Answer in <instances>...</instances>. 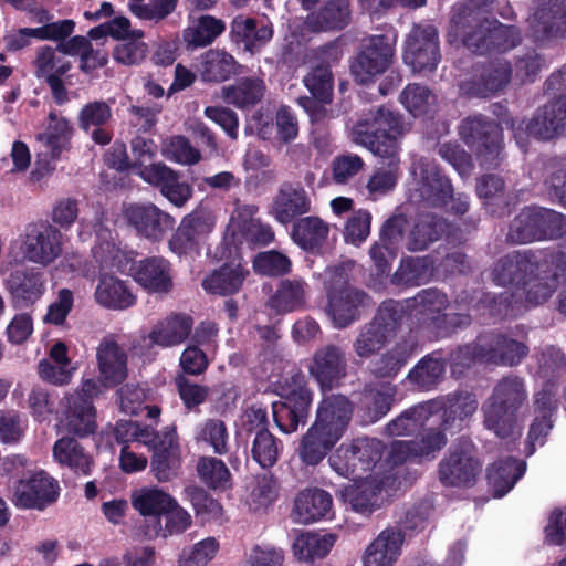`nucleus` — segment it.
I'll return each instance as SVG.
<instances>
[{"mask_svg":"<svg viewBox=\"0 0 566 566\" xmlns=\"http://www.w3.org/2000/svg\"><path fill=\"white\" fill-rule=\"evenodd\" d=\"M526 469L523 461L507 458L494 462L488 472L489 484L495 497L504 496L522 478Z\"/></svg>","mask_w":566,"mask_h":566,"instance_id":"09e8293b","label":"nucleus"},{"mask_svg":"<svg viewBox=\"0 0 566 566\" xmlns=\"http://www.w3.org/2000/svg\"><path fill=\"white\" fill-rule=\"evenodd\" d=\"M93 297L97 305L112 311L128 310L137 302V296L130 285L107 272L99 274Z\"/></svg>","mask_w":566,"mask_h":566,"instance_id":"c756f323","label":"nucleus"},{"mask_svg":"<svg viewBox=\"0 0 566 566\" xmlns=\"http://www.w3.org/2000/svg\"><path fill=\"white\" fill-rule=\"evenodd\" d=\"M511 74L512 71L509 63L496 60L483 69L479 78L464 84L462 88L469 94L489 97L501 92L507 85Z\"/></svg>","mask_w":566,"mask_h":566,"instance_id":"37998d69","label":"nucleus"},{"mask_svg":"<svg viewBox=\"0 0 566 566\" xmlns=\"http://www.w3.org/2000/svg\"><path fill=\"white\" fill-rule=\"evenodd\" d=\"M366 302V294L345 286L329 293L327 314L336 327L343 328L357 318L358 307Z\"/></svg>","mask_w":566,"mask_h":566,"instance_id":"58836bf2","label":"nucleus"},{"mask_svg":"<svg viewBox=\"0 0 566 566\" xmlns=\"http://www.w3.org/2000/svg\"><path fill=\"white\" fill-rule=\"evenodd\" d=\"M526 400L527 390L522 378L509 376L499 380L482 407L485 428L502 439L520 434L517 411Z\"/></svg>","mask_w":566,"mask_h":566,"instance_id":"20e7f679","label":"nucleus"},{"mask_svg":"<svg viewBox=\"0 0 566 566\" xmlns=\"http://www.w3.org/2000/svg\"><path fill=\"white\" fill-rule=\"evenodd\" d=\"M406 224L407 219L403 214H394L384 224L379 241L371 247L370 256L379 273H385L396 258L403 240Z\"/></svg>","mask_w":566,"mask_h":566,"instance_id":"7c9ffc66","label":"nucleus"},{"mask_svg":"<svg viewBox=\"0 0 566 566\" xmlns=\"http://www.w3.org/2000/svg\"><path fill=\"white\" fill-rule=\"evenodd\" d=\"M160 446L153 452L150 468L159 482H167L178 474L180 468V448L174 426L164 428V440Z\"/></svg>","mask_w":566,"mask_h":566,"instance_id":"f704fd0d","label":"nucleus"},{"mask_svg":"<svg viewBox=\"0 0 566 566\" xmlns=\"http://www.w3.org/2000/svg\"><path fill=\"white\" fill-rule=\"evenodd\" d=\"M412 352V346L406 342L396 344L377 359L371 373L377 378H394L405 366Z\"/></svg>","mask_w":566,"mask_h":566,"instance_id":"338daca9","label":"nucleus"},{"mask_svg":"<svg viewBox=\"0 0 566 566\" xmlns=\"http://www.w3.org/2000/svg\"><path fill=\"white\" fill-rule=\"evenodd\" d=\"M214 226L213 212L208 208L198 207L181 219L169 240L170 251L179 256L199 253L203 241L213 231Z\"/></svg>","mask_w":566,"mask_h":566,"instance_id":"ddd939ff","label":"nucleus"},{"mask_svg":"<svg viewBox=\"0 0 566 566\" xmlns=\"http://www.w3.org/2000/svg\"><path fill=\"white\" fill-rule=\"evenodd\" d=\"M460 134L468 145L476 146L483 161H496L502 145L501 127L497 124L475 116L462 123Z\"/></svg>","mask_w":566,"mask_h":566,"instance_id":"4be33fe9","label":"nucleus"},{"mask_svg":"<svg viewBox=\"0 0 566 566\" xmlns=\"http://www.w3.org/2000/svg\"><path fill=\"white\" fill-rule=\"evenodd\" d=\"M440 60L438 32L432 25L416 27L409 33L403 61L413 72L433 71Z\"/></svg>","mask_w":566,"mask_h":566,"instance_id":"f3484780","label":"nucleus"},{"mask_svg":"<svg viewBox=\"0 0 566 566\" xmlns=\"http://www.w3.org/2000/svg\"><path fill=\"white\" fill-rule=\"evenodd\" d=\"M297 133V120L287 106H280L276 111L274 123H265L259 129V135L263 139H275L283 143L295 139Z\"/></svg>","mask_w":566,"mask_h":566,"instance_id":"680f3d73","label":"nucleus"},{"mask_svg":"<svg viewBox=\"0 0 566 566\" xmlns=\"http://www.w3.org/2000/svg\"><path fill=\"white\" fill-rule=\"evenodd\" d=\"M114 433L118 443H139L153 452L161 447L164 440V429L158 432L150 426L134 421L118 422Z\"/></svg>","mask_w":566,"mask_h":566,"instance_id":"5fc2aeb1","label":"nucleus"},{"mask_svg":"<svg viewBox=\"0 0 566 566\" xmlns=\"http://www.w3.org/2000/svg\"><path fill=\"white\" fill-rule=\"evenodd\" d=\"M537 265L528 255L521 252L506 255L493 269V280L499 285L516 284L525 294L528 305H537L548 300L557 287L554 274H535Z\"/></svg>","mask_w":566,"mask_h":566,"instance_id":"39448f33","label":"nucleus"},{"mask_svg":"<svg viewBox=\"0 0 566 566\" xmlns=\"http://www.w3.org/2000/svg\"><path fill=\"white\" fill-rule=\"evenodd\" d=\"M535 407L538 415L532 423L528 432V443L531 444L528 454L534 452L535 444L542 446L544 443V438L552 429L551 416L556 405L554 394L551 388H545L536 394Z\"/></svg>","mask_w":566,"mask_h":566,"instance_id":"8fccbe9b","label":"nucleus"},{"mask_svg":"<svg viewBox=\"0 0 566 566\" xmlns=\"http://www.w3.org/2000/svg\"><path fill=\"white\" fill-rule=\"evenodd\" d=\"M99 381L114 387L127 377V355L112 338L103 339L96 348Z\"/></svg>","mask_w":566,"mask_h":566,"instance_id":"2f4dec72","label":"nucleus"},{"mask_svg":"<svg viewBox=\"0 0 566 566\" xmlns=\"http://www.w3.org/2000/svg\"><path fill=\"white\" fill-rule=\"evenodd\" d=\"M479 470L480 464L472 455L471 444L464 442L440 462L439 479L447 486H468L475 481Z\"/></svg>","mask_w":566,"mask_h":566,"instance_id":"5701e85b","label":"nucleus"},{"mask_svg":"<svg viewBox=\"0 0 566 566\" xmlns=\"http://www.w3.org/2000/svg\"><path fill=\"white\" fill-rule=\"evenodd\" d=\"M193 321L186 314H170L158 321L147 335L140 337L139 352L150 349L153 346L163 348L175 347L182 344L192 331Z\"/></svg>","mask_w":566,"mask_h":566,"instance_id":"412c9836","label":"nucleus"},{"mask_svg":"<svg viewBox=\"0 0 566 566\" xmlns=\"http://www.w3.org/2000/svg\"><path fill=\"white\" fill-rule=\"evenodd\" d=\"M329 227L318 217L298 219L293 227L292 239L303 250H315L327 239Z\"/></svg>","mask_w":566,"mask_h":566,"instance_id":"6e6d98bb","label":"nucleus"},{"mask_svg":"<svg viewBox=\"0 0 566 566\" xmlns=\"http://www.w3.org/2000/svg\"><path fill=\"white\" fill-rule=\"evenodd\" d=\"M160 153L167 160L181 166H193L202 158L200 150L182 135L166 138L161 143Z\"/></svg>","mask_w":566,"mask_h":566,"instance_id":"e2e57ef3","label":"nucleus"},{"mask_svg":"<svg viewBox=\"0 0 566 566\" xmlns=\"http://www.w3.org/2000/svg\"><path fill=\"white\" fill-rule=\"evenodd\" d=\"M308 286L301 279L281 281L275 294L270 300L272 308L279 313L297 311L305 305Z\"/></svg>","mask_w":566,"mask_h":566,"instance_id":"864d4df0","label":"nucleus"},{"mask_svg":"<svg viewBox=\"0 0 566 566\" xmlns=\"http://www.w3.org/2000/svg\"><path fill=\"white\" fill-rule=\"evenodd\" d=\"M62 405L64 410L59 419V427L78 437L94 432L96 428V410L91 400L81 395H67Z\"/></svg>","mask_w":566,"mask_h":566,"instance_id":"bb28decb","label":"nucleus"},{"mask_svg":"<svg viewBox=\"0 0 566 566\" xmlns=\"http://www.w3.org/2000/svg\"><path fill=\"white\" fill-rule=\"evenodd\" d=\"M437 400L441 401L442 406L433 411V421L436 423L443 419L444 430H460L465 420L472 417L478 409L476 398L469 392H460Z\"/></svg>","mask_w":566,"mask_h":566,"instance_id":"c9c22d12","label":"nucleus"},{"mask_svg":"<svg viewBox=\"0 0 566 566\" xmlns=\"http://www.w3.org/2000/svg\"><path fill=\"white\" fill-rule=\"evenodd\" d=\"M231 33L250 52L259 50L273 36V27L264 19L238 15L232 20Z\"/></svg>","mask_w":566,"mask_h":566,"instance_id":"79ce46f5","label":"nucleus"},{"mask_svg":"<svg viewBox=\"0 0 566 566\" xmlns=\"http://www.w3.org/2000/svg\"><path fill=\"white\" fill-rule=\"evenodd\" d=\"M405 534L397 528H386L366 547L363 566H395L402 554Z\"/></svg>","mask_w":566,"mask_h":566,"instance_id":"473e14b6","label":"nucleus"},{"mask_svg":"<svg viewBox=\"0 0 566 566\" xmlns=\"http://www.w3.org/2000/svg\"><path fill=\"white\" fill-rule=\"evenodd\" d=\"M220 549V539L208 536L184 549L178 558V566H209L218 557Z\"/></svg>","mask_w":566,"mask_h":566,"instance_id":"0e129e2a","label":"nucleus"},{"mask_svg":"<svg viewBox=\"0 0 566 566\" xmlns=\"http://www.w3.org/2000/svg\"><path fill=\"white\" fill-rule=\"evenodd\" d=\"M384 443L376 438H357L343 443L329 458L332 469L344 478L384 475L388 463L382 461Z\"/></svg>","mask_w":566,"mask_h":566,"instance_id":"423d86ee","label":"nucleus"},{"mask_svg":"<svg viewBox=\"0 0 566 566\" xmlns=\"http://www.w3.org/2000/svg\"><path fill=\"white\" fill-rule=\"evenodd\" d=\"M226 24L212 15H201L189 21L182 32V41L188 50L211 44L223 31Z\"/></svg>","mask_w":566,"mask_h":566,"instance_id":"de8ad7c7","label":"nucleus"},{"mask_svg":"<svg viewBox=\"0 0 566 566\" xmlns=\"http://www.w3.org/2000/svg\"><path fill=\"white\" fill-rule=\"evenodd\" d=\"M332 496L321 489H307L300 492L294 500L293 518L301 524L319 521L332 511Z\"/></svg>","mask_w":566,"mask_h":566,"instance_id":"ea45409f","label":"nucleus"},{"mask_svg":"<svg viewBox=\"0 0 566 566\" xmlns=\"http://www.w3.org/2000/svg\"><path fill=\"white\" fill-rule=\"evenodd\" d=\"M311 210V198L298 182H284L273 198L270 213L282 223L287 224L297 216Z\"/></svg>","mask_w":566,"mask_h":566,"instance_id":"c85d7f7f","label":"nucleus"},{"mask_svg":"<svg viewBox=\"0 0 566 566\" xmlns=\"http://www.w3.org/2000/svg\"><path fill=\"white\" fill-rule=\"evenodd\" d=\"M353 403L343 395L325 396L316 419L303 437L300 457L310 465L321 462L344 436L353 416Z\"/></svg>","mask_w":566,"mask_h":566,"instance_id":"f03ea898","label":"nucleus"},{"mask_svg":"<svg viewBox=\"0 0 566 566\" xmlns=\"http://www.w3.org/2000/svg\"><path fill=\"white\" fill-rule=\"evenodd\" d=\"M130 275L139 286L151 294H167L172 289L170 263L160 256L146 258L134 263Z\"/></svg>","mask_w":566,"mask_h":566,"instance_id":"cd10ccee","label":"nucleus"},{"mask_svg":"<svg viewBox=\"0 0 566 566\" xmlns=\"http://www.w3.org/2000/svg\"><path fill=\"white\" fill-rule=\"evenodd\" d=\"M444 364L439 358L421 359L408 374V379L420 390L433 388L443 377Z\"/></svg>","mask_w":566,"mask_h":566,"instance_id":"774afa93","label":"nucleus"},{"mask_svg":"<svg viewBox=\"0 0 566 566\" xmlns=\"http://www.w3.org/2000/svg\"><path fill=\"white\" fill-rule=\"evenodd\" d=\"M7 284L12 296L24 305L33 304L45 292V279L41 272L17 273Z\"/></svg>","mask_w":566,"mask_h":566,"instance_id":"13d9d810","label":"nucleus"},{"mask_svg":"<svg viewBox=\"0 0 566 566\" xmlns=\"http://www.w3.org/2000/svg\"><path fill=\"white\" fill-rule=\"evenodd\" d=\"M352 10L348 0H328L318 11L310 13L304 27L314 32L338 31L350 22Z\"/></svg>","mask_w":566,"mask_h":566,"instance_id":"4c0bfd02","label":"nucleus"},{"mask_svg":"<svg viewBox=\"0 0 566 566\" xmlns=\"http://www.w3.org/2000/svg\"><path fill=\"white\" fill-rule=\"evenodd\" d=\"M348 479L353 482L340 490V497L357 513L370 514L392 495V481L388 476L367 474Z\"/></svg>","mask_w":566,"mask_h":566,"instance_id":"9b49d317","label":"nucleus"},{"mask_svg":"<svg viewBox=\"0 0 566 566\" xmlns=\"http://www.w3.org/2000/svg\"><path fill=\"white\" fill-rule=\"evenodd\" d=\"M308 371L322 390L332 389L347 374L345 353L334 345H327L317 349Z\"/></svg>","mask_w":566,"mask_h":566,"instance_id":"a878e982","label":"nucleus"},{"mask_svg":"<svg viewBox=\"0 0 566 566\" xmlns=\"http://www.w3.org/2000/svg\"><path fill=\"white\" fill-rule=\"evenodd\" d=\"M228 258V251L222 253ZM230 262L213 270L202 280V287L207 293L216 295H229L237 293L242 286L248 270L242 265L238 255L229 256Z\"/></svg>","mask_w":566,"mask_h":566,"instance_id":"72a5a7b5","label":"nucleus"},{"mask_svg":"<svg viewBox=\"0 0 566 566\" xmlns=\"http://www.w3.org/2000/svg\"><path fill=\"white\" fill-rule=\"evenodd\" d=\"M256 211L255 206L243 205L232 212L222 241L228 256H239L243 245L269 244L274 240L272 228L254 217Z\"/></svg>","mask_w":566,"mask_h":566,"instance_id":"1a4fd4ad","label":"nucleus"},{"mask_svg":"<svg viewBox=\"0 0 566 566\" xmlns=\"http://www.w3.org/2000/svg\"><path fill=\"white\" fill-rule=\"evenodd\" d=\"M60 486L55 479L43 470H29L12 485V502L21 509H43L53 503Z\"/></svg>","mask_w":566,"mask_h":566,"instance_id":"2eb2a0df","label":"nucleus"},{"mask_svg":"<svg viewBox=\"0 0 566 566\" xmlns=\"http://www.w3.org/2000/svg\"><path fill=\"white\" fill-rule=\"evenodd\" d=\"M450 28L451 35L461 38L468 49L479 54L506 51L520 42L515 28L483 18L480 11L464 6L453 8Z\"/></svg>","mask_w":566,"mask_h":566,"instance_id":"7ed1b4c3","label":"nucleus"},{"mask_svg":"<svg viewBox=\"0 0 566 566\" xmlns=\"http://www.w3.org/2000/svg\"><path fill=\"white\" fill-rule=\"evenodd\" d=\"M337 541L333 533L301 532L292 543L293 556L304 563L325 558Z\"/></svg>","mask_w":566,"mask_h":566,"instance_id":"c03bdc74","label":"nucleus"},{"mask_svg":"<svg viewBox=\"0 0 566 566\" xmlns=\"http://www.w3.org/2000/svg\"><path fill=\"white\" fill-rule=\"evenodd\" d=\"M122 216L139 235L153 241L160 240L174 226V219L151 203L124 205Z\"/></svg>","mask_w":566,"mask_h":566,"instance_id":"6ab92c4d","label":"nucleus"},{"mask_svg":"<svg viewBox=\"0 0 566 566\" xmlns=\"http://www.w3.org/2000/svg\"><path fill=\"white\" fill-rule=\"evenodd\" d=\"M536 40L566 34V7L560 0H549L534 13L531 20Z\"/></svg>","mask_w":566,"mask_h":566,"instance_id":"a19ab883","label":"nucleus"},{"mask_svg":"<svg viewBox=\"0 0 566 566\" xmlns=\"http://www.w3.org/2000/svg\"><path fill=\"white\" fill-rule=\"evenodd\" d=\"M279 496V484L271 474H262L248 482L244 503L250 511L263 512L269 509Z\"/></svg>","mask_w":566,"mask_h":566,"instance_id":"3c124183","label":"nucleus"},{"mask_svg":"<svg viewBox=\"0 0 566 566\" xmlns=\"http://www.w3.org/2000/svg\"><path fill=\"white\" fill-rule=\"evenodd\" d=\"M395 394L396 388L390 382L369 386L365 390L363 406L366 408L370 422L377 421L390 410Z\"/></svg>","mask_w":566,"mask_h":566,"instance_id":"69168bd1","label":"nucleus"},{"mask_svg":"<svg viewBox=\"0 0 566 566\" xmlns=\"http://www.w3.org/2000/svg\"><path fill=\"white\" fill-rule=\"evenodd\" d=\"M223 98L227 103L239 108H245L259 103L265 92V85L259 78H244L233 86L223 87Z\"/></svg>","mask_w":566,"mask_h":566,"instance_id":"052dcab7","label":"nucleus"},{"mask_svg":"<svg viewBox=\"0 0 566 566\" xmlns=\"http://www.w3.org/2000/svg\"><path fill=\"white\" fill-rule=\"evenodd\" d=\"M52 455L60 467L67 468L76 474L91 473L92 458L74 438L63 437L56 440L52 448Z\"/></svg>","mask_w":566,"mask_h":566,"instance_id":"49530a36","label":"nucleus"},{"mask_svg":"<svg viewBox=\"0 0 566 566\" xmlns=\"http://www.w3.org/2000/svg\"><path fill=\"white\" fill-rule=\"evenodd\" d=\"M446 442L443 433L431 429L419 441H396L391 444V462L398 464L407 460L433 458Z\"/></svg>","mask_w":566,"mask_h":566,"instance_id":"e433bc0d","label":"nucleus"},{"mask_svg":"<svg viewBox=\"0 0 566 566\" xmlns=\"http://www.w3.org/2000/svg\"><path fill=\"white\" fill-rule=\"evenodd\" d=\"M276 392L282 400L272 402L273 419L282 432H294L305 422L312 402L304 375L294 371L282 378L276 382Z\"/></svg>","mask_w":566,"mask_h":566,"instance_id":"0eeeda50","label":"nucleus"},{"mask_svg":"<svg viewBox=\"0 0 566 566\" xmlns=\"http://www.w3.org/2000/svg\"><path fill=\"white\" fill-rule=\"evenodd\" d=\"M133 509L144 517H150L151 524L146 526L144 535L155 538L161 532V516L167 506L172 503V496L157 486H143L130 494Z\"/></svg>","mask_w":566,"mask_h":566,"instance_id":"b1692460","label":"nucleus"},{"mask_svg":"<svg viewBox=\"0 0 566 566\" xmlns=\"http://www.w3.org/2000/svg\"><path fill=\"white\" fill-rule=\"evenodd\" d=\"M402 134L403 125L399 116L385 107L370 111L352 128L354 143L389 160L386 166L377 167L366 184L371 200L388 195L397 185L400 170L399 138Z\"/></svg>","mask_w":566,"mask_h":566,"instance_id":"f257e3e1","label":"nucleus"},{"mask_svg":"<svg viewBox=\"0 0 566 566\" xmlns=\"http://www.w3.org/2000/svg\"><path fill=\"white\" fill-rule=\"evenodd\" d=\"M396 36L373 35L365 39L350 63V73L360 84L374 81L385 73L395 56Z\"/></svg>","mask_w":566,"mask_h":566,"instance_id":"9d476101","label":"nucleus"},{"mask_svg":"<svg viewBox=\"0 0 566 566\" xmlns=\"http://www.w3.org/2000/svg\"><path fill=\"white\" fill-rule=\"evenodd\" d=\"M446 227L447 224L443 221L437 220L430 213L419 214L406 238L407 248L411 251L427 249L430 243L438 240Z\"/></svg>","mask_w":566,"mask_h":566,"instance_id":"603ef678","label":"nucleus"},{"mask_svg":"<svg viewBox=\"0 0 566 566\" xmlns=\"http://www.w3.org/2000/svg\"><path fill=\"white\" fill-rule=\"evenodd\" d=\"M480 347V352L474 356L479 360L501 363L503 365H516L527 354V347L522 343H517L505 337H497L494 346L489 350L484 349L482 339L476 345Z\"/></svg>","mask_w":566,"mask_h":566,"instance_id":"4d7b16f0","label":"nucleus"},{"mask_svg":"<svg viewBox=\"0 0 566 566\" xmlns=\"http://www.w3.org/2000/svg\"><path fill=\"white\" fill-rule=\"evenodd\" d=\"M62 249L63 234L51 224L28 228L21 244L24 259L41 266L52 264L60 258Z\"/></svg>","mask_w":566,"mask_h":566,"instance_id":"dca6fc26","label":"nucleus"},{"mask_svg":"<svg viewBox=\"0 0 566 566\" xmlns=\"http://www.w3.org/2000/svg\"><path fill=\"white\" fill-rule=\"evenodd\" d=\"M411 174L416 181L412 200L423 199L430 205H443L454 213L462 214L469 208L468 197L459 193L453 197L449 179L443 177L428 159H419L412 164Z\"/></svg>","mask_w":566,"mask_h":566,"instance_id":"6e6552de","label":"nucleus"},{"mask_svg":"<svg viewBox=\"0 0 566 566\" xmlns=\"http://www.w3.org/2000/svg\"><path fill=\"white\" fill-rule=\"evenodd\" d=\"M565 223V217L553 210L526 208L512 221L507 237L515 243L525 244L553 238Z\"/></svg>","mask_w":566,"mask_h":566,"instance_id":"f8f14e48","label":"nucleus"},{"mask_svg":"<svg viewBox=\"0 0 566 566\" xmlns=\"http://www.w3.org/2000/svg\"><path fill=\"white\" fill-rule=\"evenodd\" d=\"M517 143L523 139V134L539 139H551L566 127V98H559L543 109L538 111L535 117L528 123L520 122L511 125Z\"/></svg>","mask_w":566,"mask_h":566,"instance_id":"aec40b11","label":"nucleus"},{"mask_svg":"<svg viewBox=\"0 0 566 566\" xmlns=\"http://www.w3.org/2000/svg\"><path fill=\"white\" fill-rule=\"evenodd\" d=\"M74 127L71 122L55 112H50L48 124L38 135L40 143L39 157L44 161H55L71 149Z\"/></svg>","mask_w":566,"mask_h":566,"instance_id":"393cba45","label":"nucleus"},{"mask_svg":"<svg viewBox=\"0 0 566 566\" xmlns=\"http://www.w3.org/2000/svg\"><path fill=\"white\" fill-rule=\"evenodd\" d=\"M441 401L430 400L405 411L387 424L386 431L391 437L408 436L426 424H433V411L440 409Z\"/></svg>","mask_w":566,"mask_h":566,"instance_id":"a18cd8bd","label":"nucleus"},{"mask_svg":"<svg viewBox=\"0 0 566 566\" xmlns=\"http://www.w3.org/2000/svg\"><path fill=\"white\" fill-rule=\"evenodd\" d=\"M237 62L223 50L212 49L201 57L200 74L205 81L221 82L237 71Z\"/></svg>","mask_w":566,"mask_h":566,"instance_id":"bf43d9fd","label":"nucleus"},{"mask_svg":"<svg viewBox=\"0 0 566 566\" xmlns=\"http://www.w3.org/2000/svg\"><path fill=\"white\" fill-rule=\"evenodd\" d=\"M34 73L38 78L44 80L51 88L54 101L64 104L69 101V92L63 76L70 71L71 62L65 53L50 46H42L36 51Z\"/></svg>","mask_w":566,"mask_h":566,"instance_id":"a211bd4d","label":"nucleus"},{"mask_svg":"<svg viewBox=\"0 0 566 566\" xmlns=\"http://www.w3.org/2000/svg\"><path fill=\"white\" fill-rule=\"evenodd\" d=\"M401 306L398 303H384L374 321L359 332L354 342V352L359 358H369L380 350L395 335Z\"/></svg>","mask_w":566,"mask_h":566,"instance_id":"4468645a","label":"nucleus"}]
</instances>
